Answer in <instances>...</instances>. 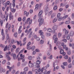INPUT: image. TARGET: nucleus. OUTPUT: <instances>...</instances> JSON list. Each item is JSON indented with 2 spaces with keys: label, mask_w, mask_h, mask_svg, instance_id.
<instances>
[{
  "label": "nucleus",
  "mask_w": 74,
  "mask_h": 74,
  "mask_svg": "<svg viewBox=\"0 0 74 74\" xmlns=\"http://www.w3.org/2000/svg\"><path fill=\"white\" fill-rule=\"evenodd\" d=\"M8 14H6L5 18V14H4V15H3L2 14H1L0 15V16L1 19H3V21H5V20H6V21H7V20L8 19Z\"/></svg>",
  "instance_id": "obj_1"
},
{
  "label": "nucleus",
  "mask_w": 74,
  "mask_h": 74,
  "mask_svg": "<svg viewBox=\"0 0 74 74\" xmlns=\"http://www.w3.org/2000/svg\"><path fill=\"white\" fill-rule=\"evenodd\" d=\"M38 22H39V26H41V25L43 23V22H44V19L42 17H40L38 19Z\"/></svg>",
  "instance_id": "obj_2"
},
{
  "label": "nucleus",
  "mask_w": 74,
  "mask_h": 74,
  "mask_svg": "<svg viewBox=\"0 0 74 74\" xmlns=\"http://www.w3.org/2000/svg\"><path fill=\"white\" fill-rule=\"evenodd\" d=\"M5 27L6 29L8 28V30H10V28H11V24H9L8 23H7L6 24Z\"/></svg>",
  "instance_id": "obj_3"
},
{
  "label": "nucleus",
  "mask_w": 74,
  "mask_h": 74,
  "mask_svg": "<svg viewBox=\"0 0 74 74\" xmlns=\"http://www.w3.org/2000/svg\"><path fill=\"white\" fill-rule=\"evenodd\" d=\"M9 20H11V19H13L14 18V16L12 14V13L10 12L9 13Z\"/></svg>",
  "instance_id": "obj_4"
},
{
  "label": "nucleus",
  "mask_w": 74,
  "mask_h": 74,
  "mask_svg": "<svg viewBox=\"0 0 74 74\" xmlns=\"http://www.w3.org/2000/svg\"><path fill=\"white\" fill-rule=\"evenodd\" d=\"M53 40H55L54 43H56L58 40V38L56 37V35H55L53 36Z\"/></svg>",
  "instance_id": "obj_5"
},
{
  "label": "nucleus",
  "mask_w": 74,
  "mask_h": 74,
  "mask_svg": "<svg viewBox=\"0 0 74 74\" xmlns=\"http://www.w3.org/2000/svg\"><path fill=\"white\" fill-rule=\"evenodd\" d=\"M63 32H65V34H66V35L69 34V31L68 30H66V29H63Z\"/></svg>",
  "instance_id": "obj_6"
},
{
  "label": "nucleus",
  "mask_w": 74,
  "mask_h": 74,
  "mask_svg": "<svg viewBox=\"0 0 74 74\" xmlns=\"http://www.w3.org/2000/svg\"><path fill=\"white\" fill-rule=\"evenodd\" d=\"M28 66L30 67H33L34 66V65H33V64L32 63L31 61H30L28 63Z\"/></svg>",
  "instance_id": "obj_7"
},
{
  "label": "nucleus",
  "mask_w": 74,
  "mask_h": 74,
  "mask_svg": "<svg viewBox=\"0 0 74 74\" xmlns=\"http://www.w3.org/2000/svg\"><path fill=\"white\" fill-rule=\"evenodd\" d=\"M6 58L8 59V60H10L11 59V58L10 57V56L8 55V53H7L6 54Z\"/></svg>",
  "instance_id": "obj_8"
},
{
  "label": "nucleus",
  "mask_w": 74,
  "mask_h": 74,
  "mask_svg": "<svg viewBox=\"0 0 74 74\" xmlns=\"http://www.w3.org/2000/svg\"><path fill=\"white\" fill-rule=\"evenodd\" d=\"M22 26H21L19 27V28L18 29V34H21V32H22V30H21V29H22Z\"/></svg>",
  "instance_id": "obj_9"
},
{
  "label": "nucleus",
  "mask_w": 74,
  "mask_h": 74,
  "mask_svg": "<svg viewBox=\"0 0 74 74\" xmlns=\"http://www.w3.org/2000/svg\"><path fill=\"white\" fill-rule=\"evenodd\" d=\"M52 29L53 30H56L58 29V26L57 25H54L52 27Z\"/></svg>",
  "instance_id": "obj_10"
},
{
  "label": "nucleus",
  "mask_w": 74,
  "mask_h": 74,
  "mask_svg": "<svg viewBox=\"0 0 74 74\" xmlns=\"http://www.w3.org/2000/svg\"><path fill=\"white\" fill-rule=\"evenodd\" d=\"M29 14V12H27L26 11H25L24 12V15H26L27 16Z\"/></svg>",
  "instance_id": "obj_11"
},
{
  "label": "nucleus",
  "mask_w": 74,
  "mask_h": 74,
  "mask_svg": "<svg viewBox=\"0 0 74 74\" xmlns=\"http://www.w3.org/2000/svg\"><path fill=\"white\" fill-rule=\"evenodd\" d=\"M11 47H12V44H11V43H10L8 46V50L9 51L10 50V48H11Z\"/></svg>",
  "instance_id": "obj_12"
},
{
  "label": "nucleus",
  "mask_w": 74,
  "mask_h": 74,
  "mask_svg": "<svg viewBox=\"0 0 74 74\" xmlns=\"http://www.w3.org/2000/svg\"><path fill=\"white\" fill-rule=\"evenodd\" d=\"M42 10L40 11L38 14V16L40 17V16L41 15H42Z\"/></svg>",
  "instance_id": "obj_13"
},
{
  "label": "nucleus",
  "mask_w": 74,
  "mask_h": 74,
  "mask_svg": "<svg viewBox=\"0 0 74 74\" xmlns=\"http://www.w3.org/2000/svg\"><path fill=\"white\" fill-rule=\"evenodd\" d=\"M47 66H45V67H43L41 69V72L42 73V72H43V71L44 70H47Z\"/></svg>",
  "instance_id": "obj_14"
},
{
  "label": "nucleus",
  "mask_w": 74,
  "mask_h": 74,
  "mask_svg": "<svg viewBox=\"0 0 74 74\" xmlns=\"http://www.w3.org/2000/svg\"><path fill=\"white\" fill-rule=\"evenodd\" d=\"M10 2L9 1H8L6 3H5L4 4L5 7H7V5L10 4Z\"/></svg>",
  "instance_id": "obj_15"
},
{
  "label": "nucleus",
  "mask_w": 74,
  "mask_h": 74,
  "mask_svg": "<svg viewBox=\"0 0 74 74\" xmlns=\"http://www.w3.org/2000/svg\"><path fill=\"white\" fill-rule=\"evenodd\" d=\"M70 35L71 36H74V32L71 31L70 32Z\"/></svg>",
  "instance_id": "obj_16"
},
{
  "label": "nucleus",
  "mask_w": 74,
  "mask_h": 74,
  "mask_svg": "<svg viewBox=\"0 0 74 74\" xmlns=\"http://www.w3.org/2000/svg\"><path fill=\"white\" fill-rule=\"evenodd\" d=\"M52 30V29L51 28H48L47 29V32H49V33H51Z\"/></svg>",
  "instance_id": "obj_17"
},
{
  "label": "nucleus",
  "mask_w": 74,
  "mask_h": 74,
  "mask_svg": "<svg viewBox=\"0 0 74 74\" xmlns=\"http://www.w3.org/2000/svg\"><path fill=\"white\" fill-rule=\"evenodd\" d=\"M67 54H68V55H71V51H70V50H67Z\"/></svg>",
  "instance_id": "obj_18"
},
{
  "label": "nucleus",
  "mask_w": 74,
  "mask_h": 74,
  "mask_svg": "<svg viewBox=\"0 0 74 74\" xmlns=\"http://www.w3.org/2000/svg\"><path fill=\"white\" fill-rule=\"evenodd\" d=\"M55 16H56V14L55 13H53L51 15V18H53Z\"/></svg>",
  "instance_id": "obj_19"
},
{
  "label": "nucleus",
  "mask_w": 74,
  "mask_h": 74,
  "mask_svg": "<svg viewBox=\"0 0 74 74\" xmlns=\"http://www.w3.org/2000/svg\"><path fill=\"white\" fill-rule=\"evenodd\" d=\"M57 21H58V18H54L53 21V23H55V22H56Z\"/></svg>",
  "instance_id": "obj_20"
},
{
  "label": "nucleus",
  "mask_w": 74,
  "mask_h": 74,
  "mask_svg": "<svg viewBox=\"0 0 74 74\" xmlns=\"http://www.w3.org/2000/svg\"><path fill=\"white\" fill-rule=\"evenodd\" d=\"M20 58L21 59H23L24 58V57H25V56H23V54H21L20 55Z\"/></svg>",
  "instance_id": "obj_21"
},
{
  "label": "nucleus",
  "mask_w": 74,
  "mask_h": 74,
  "mask_svg": "<svg viewBox=\"0 0 74 74\" xmlns=\"http://www.w3.org/2000/svg\"><path fill=\"white\" fill-rule=\"evenodd\" d=\"M16 11V9H14V8H12L11 9V12H13L14 13V12H15Z\"/></svg>",
  "instance_id": "obj_22"
},
{
  "label": "nucleus",
  "mask_w": 74,
  "mask_h": 74,
  "mask_svg": "<svg viewBox=\"0 0 74 74\" xmlns=\"http://www.w3.org/2000/svg\"><path fill=\"white\" fill-rule=\"evenodd\" d=\"M39 33H40V36H42V35H43V34H44V33L42 32V30L39 31Z\"/></svg>",
  "instance_id": "obj_23"
},
{
  "label": "nucleus",
  "mask_w": 74,
  "mask_h": 74,
  "mask_svg": "<svg viewBox=\"0 0 74 74\" xmlns=\"http://www.w3.org/2000/svg\"><path fill=\"white\" fill-rule=\"evenodd\" d=\"M51 34L49 33H47L46 34V36L47 37H49V36H51Z\"/></svg>",
  "instance_id": "obj_24"
},
{
  "label": "nucleus",
  "mask_w": 74,
  "mask_h": 74,
  "mask_svg": "<svg viewBox=\"0 0 74 74\" xmlns=\"http://www.w3.org/2000/svg\"><path fill=\"white\" fill-rule=\"evenodd\" d=\"M28 69H29L28 68V67H26L24 68V71L26 72L28 71Z\"/></svg>",
  "instance_id": "obj_25"
},
{
  "label": "nucleus",
  "mask_w": 74,
  "mask_h": 74,
  "mask_svg": "<svg viewBox=\"0 0 74 74\" xmlns=\"http://www.w3.org/2000/svg\"><path fill=\"white\" fill-rule=\"evenodd\" d=\"M53 12V11H50L49 13L48 16H51V14H52V13Z\"/></svg>",
  "instance_id": "obj_26"
},
{
  "label": "nucleus",
  "mask_w": 74,
  "mask_h": 74,
  "mask_svg": "<svg viewBox=\"0 0 74 74\" xmlns=\"http://www.w3.org/2000/svg\"><path fill=\"white\" fill-rule=\"evenodd\" d=\"M39 6V5L38 4H37L36 5V8H35V10H38V7Z\"/></svg>",
  "instance_id": "obj_27"
},
{
  "label": "nucleus",
  "mask_w": 74,
  "mask_h": 74,
  "mask_svg": "<svg viewBox=\"0 0 74 74\" xmlns=\"http://www.w3.org/2000/svg\"><path fill=\"white\" fill-rule=\"evenodd\" d=\"M36 63H37V64H38V65L40 64V63H41V62H40V61L39 60H38L36 61Z\"/></svg>",
  "instance_id": "obj_28"
},
{
  "label": "nucleus",
  "mask_w": 74,
  "mask_h": 74,
  "mask_svg": "<svg viewBox=\"0 0 74 74\" xmlns=\"http://www.w3.org/2000/svg\"><path fill=\"white\" fill-rule=\"evenodd\" d=\"M53 67H54V68L53 69V71H55V63L53 62Z\"/></svg>",
  "instance_id": "obj_29"
},
{
  "label": "nucleus",
  "mask_w": 74,
  "mask_h": 74,
  "mask_svg": "<svg viewBox=\"0 0 74 74\" xmlns=\"http://www.w3.org/2000/svg\"><path fill=\"white\" fill-rule=\"evenodd\" d=\"M1 33L2 36H4V30L3 29L1 30Z\"/></svg>",
  "instance_id": "obj_30"
},
{
  "label": "nucleus",
  "mask_w": 74,
  "mask_h": 74,
  "mask_svg": "<svg viewBox=\"0 0 74 74\" xmlns=\"http://www.w3.org/2000/svg\"><path fill=\"white\" fill-rule=\"evenodd\" d=\"M28 59L29 60H32V57L31 56H29L28 57Z\"/></svg>",
  "instance_id": "obj_31"
},
{
  "label": "nucleus",
  "mask_w": 74,
  "mask_h": 74,
  "mask_svg": "<svg viewBox=\"0 0 74 74\" xmlns=\"http://www.w3.org/2000/svg\"><path fill=\"white\" fill-rule=\"evenodd\" d=\"M64 58L65 59H68L69 56L67 55H66L64 56Z\"/></svg>",
  "instance_id": "obj_32"
},
{
  "label": "nucleus",
  "mask_w": 74,
  "mask_h": 74,
  "mask_svg": "<svg viewBox=\"0 0 74 74\" xmlns=\"http://www.w3.org/2000/svg\"><path fill=\"white\" fill-rule=\"evenodd\" d=\"M19 52V48H17L16 50V52L17 53Z\"/></svg>",
  "instance_id": "obj_33"
},
{
  "label": "nucleus",
  "mask_w": 74,
  "mask_h": 74,
  "mask_svg": "<svg viewBox=\"0 0 74 74\" xmlns=\"http://www.w3.org/2000/svg\"><path fill=\"white\" fill-rule=\"evenodd\" d=\"M45 14L46 15H47L48 14V11L47 10H46L45 11Z\"/></svg>",
  "instance_id": "obj_34"
},
{
  "label": "nucleus",
  "mask_w": 74,
  "mask_h": 74,
  "mask_svg": "<svg viewBox=\"0 0 74 74\" xmlns=\"http://www.w3.org/2000/svg\"><path fill=\"white\" fill-rule=\"evenodd\" d=\"M66 38L67 40H69L70 38V36L69 35H67Z\"/></svg>",
  "instance_id": "obj_35"
},
{
  "label": "nucleus",
  "mask_w": 74,
  "mask_h": 74,
  "mask_svg": "<svg viewBox=\"0 0 74 74\" xmlns=\"http://www.w3.org/2000/svg\"><path fill=\"white\" fill-rule=\"evenodd\" d=\"M63 64L64 66H67V62H65L63 63Z\"/></svg>",
  "instance_id": "obj_36"
},
{
  "label": "nucleus",
  "mask_w": 74,
  "mask_h": 74,
  "mask_svg": "<svg viewBox=\"0 0 74 74\" xmlns=\"http://www.w3.org/2000/svg\"><path fill=\"white\" fill-rule=\"evenodd\" d=\"M71 62V58L70 57H69V59L68 60V63H70Z\"/></svg>",
  "instance_id": "obj_37"
},
{
  "label": "nucleus",
  "mask_w": 74,
  "mask_h": 74,
  "mask_svg": "<svg viewBox=\"0 0 74 74\" xmlns=\"http://www.w3.org/2000/svg\"><path fill=\"white\" fill-rule=\"evenodd\" d=\"M0 46L2 48H4V47H5V46L4 45H3L2 44H1L0 45Z\"/></svg>",
  "instance_id": "obj_38"
},
{
  "label": "nucleus",
  "mask_w": 74,
  "mask_h": 74,
  "mask_svg": "<svg viewBox=\"0 0 74 74\" xmlns=\"http://www.w3.org/2000/svg\"><path fill=\"white\" fill-rule=\"evenodd\" d=\"M8 47V46L6 45L5 47V48H4V51H7V47Z\"/></svg>",
  "instance_id": "obj_39"
},
{
  "label": "nucleus",
  "mask_w": 74,
  "mask_h": 74,
  "mask_svg": "<svg viewBox=\"0 0 74 74\" xmlns=\"http://www.w3.org/2000/svg\"><path fill=\"white\" fill-rule=\"evenodd\" d=\"M64 52V51H63V50L61 49L60 50V53L61 54H62L63 53V52Z\"/></svg>",
  "instance_id": "obj_40"
},
{
  "label": "nucleus",
  "mask_w": 74,
  "mask_h": 74,
  "mask_svg": "<svg viewBox=\"0 0 74 74\" xmlns=\"http://www.w3.org/2000/svg\"><path fill=\"white\" fill-rule=\"evenodd\" d=\"M40 43V44H44V40H41Z\"/></svg>",
  "instance_id": "obj_41"
},
{
  "label": "nucleus",
  "mask_w": 74,
  "mask_h": 74,
  "mask_svg": "<svg viewBox=\"0 0 74 74\" xmlns=\"http://www.w3.org/2000/svg\"><path fill=\"white\" fill-rule=\"evenodd\" d=\"M35 46H32V48H31V49H32V51H34V49H35Z\"/></svg>",
  "instance_id": "obj_42"
},
{
  "label": "nucleus",
  "mask_w": 74,
  "mask_h": 74,
  "mask_svg": "<svg viewBox=\"0 0 74 74\" xmlns=\"http://www.w3.org/2000/svg\"><path fill=\"white\" fill-rule=\"evenodd\" d=\"M6 39H7V40H9H9L10 39V38H9V35H8V34H7Z\"/></svg>",
  "instance_id": "obj_43"
},
{
  "label": "nucleus",
  "mask_w": 74,
  "mask_h": 74,
  "mask_svg": "<svg viewBox=\"0 0 74 74\" xmlns=\"http://www.w3.org/2000/svg\"><path fill=\"white\" fill-rule=\"evenodd\" d=\"M6 62V60H4L2 62V64H4L5 63V62Z\"/></svg>",
  "instance_id": "obj_44"
},
{
  "label": "nucleus",
  "mask_w": 74,
  "mask_h": 74,
  "mask_svg": "<svg viewBox=\"0 0 74 74\" xmlns=\"http://www.w3.org/2000/svg\"><path fill=\"white\" fill-rule=\"evenodd\" d=\"M71 67H72V64H71V63H70L68 67L69 68H70Z\"/></svg>",
  "instance_id": "obj_45"
},
{
  "label": "nucleus",
  "mask_w": 74,
  "mask_h": 74,
  "mask_svg": "<svg viewBox=\"0 0 74 74\" xmlns=\"http://www.w3.org/2000/svg\"><path fill=\"white\" fill-rule=\"evenodd\" d=\"M60 7H64L65 6V4H63L62 3H61L60 5Z\"/></svg>",
  "instance_id": "obj_46"
},
{
  "label": "nucleus",
  "mask_w": 74,
  "mask_h": 74,
  "mask_svg": "<svg viewBox=\"0 0 74 74\" xmlns=\"http://www.w3.org/2000/svg\"><path fill=\"white\" fill-rule=\"evenodd\" d=\"M17 34L16 32L14 33V37H16L17 36Z\"/></svg>",
  "instance_id": "obj_47"
},
{
  "label": "nucleus",
  "mask_w": 74,
  "mask_h": 74,
  "mask_svg": "<svg viewBox=\"0 0 74 74\" xmlns=\"http://www.w3.org/2000/svg\"><path fill=\"white\" fill-rule=\"evenodd\" d=\"M62 41H64V42L66 43L67 42V40H66V39H63L62 40Z\"/></svg>",
  "instance_id": "obj_48"
},
{
  "label": "nucleus",
  "mask_w": 74,
  "mask_h": 74,
  "mask_svg": "<svg viewBox=\"0 0 74 74\" xmlns=\"http://www.w3.org/2000/svg\"><path fill=\"white\" fill-rule=\"evenodd\" d=\"M62 35V34L60 33H58V37H60Z\"/></svg>",
  "instance_id": "obj_49"
},
{
  "label": "nucleus",
  "mask_w": 74,
  "mask_h": 74,
  "mask_svg": "<svg viewBox=\"0 0 74 74\" xmlns=\"http://www.w3.org/2000/svg\"><path fill=\"white\" fill-rule=\"evenodd\" d=\"M13 57L14 59H16V54H14L13 55Z\"/></svg>",
  "instance_id": "obj_50"
},
{
  "label": "nucleus",
  "mask_w": 74,
  "mask_h": 74,
  "mask_svg": "<svg viewBox=\"0 0 74 74\" xmlns=\"http://www.w3.org/2000/svg\"><path fill=\"white\" fill-rule=\"evenodd\" d=\"M20 65H21V62H18L17 63V66H20Z\"/></svg>",
  "instance_id": "obj_51"
},
{
  "label": "nucleus",
  "mask_w": 74,
  "mask_h": 74,
  "mask_svg": "<svg viewBox=\"0 0 74 74\" xmlns=\"http://www.w3.org/2000/svg\"><path fill=\"white\" fill-rule=\"evenodd\" d=\"M65 24H69L70 23V21H67L65 22Z\"/></svg>",
  "instance_id": "obj_52"
},
{
  "label": "nucleus",
  "mask_w": 74,
  "mask_h": 74,
  "mask_svg": "<svg viewBox=\"0 0 74 74\" xmlns=\"http://www.w3.org/2000/svg\"><path fill=\"white\" fill-rule=\"evenodd\" d=\"M57 8H58V7L56 6H55L54 7L53 10H56V9H57Z\"/></svg>",
  "instance_id": "obj_53"
},
{
  "label": "nucleus",
  "mask_w": 74,
  "mask_h": 74,
  "mask_svg": "<svg viewBox=\"0 0 74 74\" xmlns=\"http://www.w3.org/2000/svg\"><path fill=\"white\" fill-rule=\"evenodd\" d=\"M18 21L19 22H21L22 21V18L21 17H19L18 18Z\"/></svg>",
  "instance_id": "obj_54"
},
{
  "label": "nucleus",
  "mask_w": 74,
  "mask_h": 74,
  "mask_svg": "<svg viewBox=\"0 0 74 74\" xmlns=\"http://www.w3.org/2000/svg\"><path fill=\"white\" fill-rule=\"evenodd\" d=\"M17 43L18 45H19V44H21V41H20L19 42V41H17Z\"/></svg>",
  "instance_id": "obj_55"
},
{
  "label": "nucleus",
  "mask_w": 74,
  "mask_h": 74,
  "mask_svg": "<svg viewBox=\"0 0 74 74\" xmlns=\"http://www.w3.org/2000/svg\"><path fill=\"white\" fill-rule=\"evenodd\" d=\"M15 73V70H13L12 71V74H14Z\"/></svg>",
  "instance_id": "obj_56"
},
{
  "label": "nucleus",
  "mask_w": 74,
  "mask_h": 74,
  "mask_svg": "<svg viewBox=\"0 0 74 74\" xmlns=\"http://www.w3.org/2000/svg\"><path fill=\"white\" fill-rule=\"evenodd\" d=\"M57 18H59L60 16V13H58L57 14Z\"/></svg>",
  "instance_id": "obj_57"
},
{
  "label": "nucleus",
  "mask_w": 74,
  "mask_h": 74,
  "mask_svg": "<svg viewBox=\"0 0 74 74\" xmlns=\"http://www.w3.org/2000/svg\"><path fill=\"white\" fill-rule=\"evenodd\" d=\"M27 48L28 49H31L32 47L30 46H28L27 47Z\"/></svg>",
  "instance_id": "obj_58"
},
{
  "label": "nucleus",
  "mask_w": 74,
  "mask_h": 74,
  "mask_svg": "<svg viewBox=\"0 0 74 74\" xmlns=\"http://www.w3.org/2000/svg\"><path fill=\"white\" fill-rule=\"evenodd\" d=\"M2 72H3V68H0V73H1Z\"/></svg>",
  "instance_id": "obj_59"
},
{
  "label": "nucleus",
  "mask_w": 74,
  "mask_h": 74,
  "mask_svg": "<svg viewBox=\"0 0 74 74\" xmlns=\"http://www.w3.org/2000/svg\"><path fill=\"white\" fill-rule=\"evenodd\" d=\"M26 17H24L23 18V22L26 20Z\"/></svg>",
  "instance_id": "obj_60"
},
{
  "label": "nucleus",
  "mask_w": 74,
  "mask_h": 74,
  "mask_svg": "<svg viewBox=\"0 0 74 74\" xmlns=\"http://www.w3.org/2000/svg\"><path fill=\"white\" fill-rule=\"evenodd\" d=\"M33 10H29V12L30 14H32L33 13Z\"/></svg>",
  "instance_id": "obj_61"
},
{
  "label": "nucleus",
  "mask_w": 74,
  "mask_h": 74,
  "mask_svg": "<svg viewBox=\"0 0 74 74\" xmlns=\"http://www.w3.org/2000/svg\"><path fill=\"white\" fill-rule=\"evenodd\" d=\"M31 44V43L30 42H29L27 45V47L29 46Z\"/></svg>",
  "instance_id": "obj_62"
},
{
  "label": "nucleus",
  "mask_w": 74,
  "mask_h": 74,
  "mask_svg": "<svg viewBox=\"0 0 74 74\" xmlns=\"http://www.w3.org/2000/svg\"><path fill=\"white\" fill-rule=\"evenodd\" d=\"M32 22V19H31L30 20V21L29 22V25H30V24H31Z\"/></svg>",
  "instance_id": "obj_63"
},
{
  "label": "nucleus",
  "mask_w": 74,
  "mask_h": 74,
  "mask_svg": "<svg viewBox=\"0 0 74 74\" xmlns=\"http://www.w3.org/2000/svg\"><path fill=\"white\" fill-rule=\"evenodd\" d=\"M72 18H74V13H73L72 14Z\"/></svg>",
  "instance_id": "obj_64"
}]
</instances>
